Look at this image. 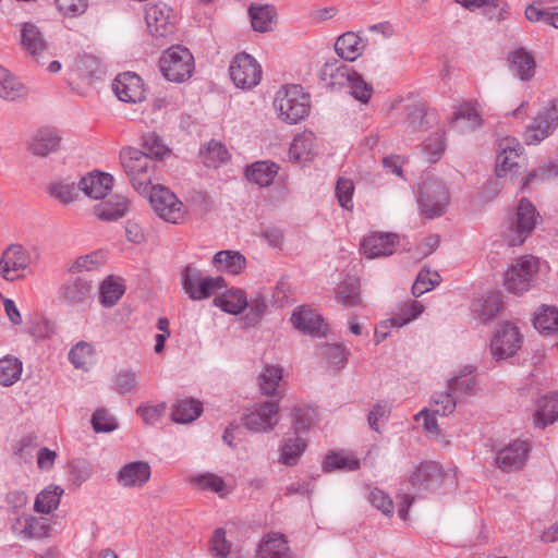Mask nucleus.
Segmentation results:
<instances>
[{
  "label": "nucleus",
  "mask_w": 558,
  "mask_h": 558,
  "mask_svg": "<svg viewBox=\"0 0 558 558\" xmlns=\"http://www.w3.org/2000/svg\"><path fill=\"white\" fill-rule=\"evenodd\" d=\"M226 287V281L221 276L203 277L198 284L187 294L193 301H199L210 298L217 291Z\"/></svg>",
  "instance_id": "a18cd8bd"
},
{
  "label": "nucleus",
  "mask_w": 558,
  "mask_h": 558,
  "mask_svg": "<svg viewBox=\"0 0 558 558\" xmlns=\"http://www.w3.org/2000/svg\"><path fill=\"white\" fill-rule=\"evenodd\" d=\"M448 187L437 178H426L418 185L417 204L422 215L433 219L445 214L449 205Z\"/></svg>",
  "instance_id": "7ed1b4c3"
},
{
  "label": "nucleus",
  "mask_w": 558,
  "mask_h": 558,
  "mask_svg": "<svg viewBox=\"0 0 558 558\" xmlns=\"http://www.w3.org/2000/svg\"><path fill=\"white\" fill-rule=\"evenodd\" d=\"M360 461L351 456L342 453H330L328 454L323 463V470L325 472H331L333 470H347L354 471L359 469Z\"/></svg>",
  "instance_id": "864d4df0"
},
{
  "label": "nucleus",
  "mask_w": 558,
  "mask_h": 558,
  "mask_svg": "<svg viewBox=\"0 0 558 558\" xmlns=\"http://www.w3.org/2000/svg\"><path fill=\"white\" fill-rule=\"evenodd\" d=\"M354 193V184L351 179L340 178L336 184V196L339 205L345 209L353 208L352 196Z\"/></svg>",
  "instance_id": "338daca9"
},
{
  "label": "nucleus",
  "mask_w": 558,
  "mask_h": 558,
  "mask_svg": "<svg viewBox=\"0 0 558 558\" xmlns=\"http://www.w3.org/2000/svg\"><path fill=\"white\" fill-rule=\"evenodd\" d=\"M211 555L216 558H227L232 544L226 539V530L217 529L209 543Z\"/></svg>",
  "instance_id": "69168bd1"
},
{
  "label": "nucleus",
  "mask_w": 558,
  "mask_h": 558,
  "mask_svg": "<svg viewBox=\"0 0 558 558\" xmlns=\"http://www.w3.org/2000/svg\"><path fill=\"white\" fill-rule=\"evenodd\" d=\"M12 530L23 539L43 538L49 535L51 525L44 518L23 515L16 519Z\"/></svg>",
  "instance_id": "b1692460"
},
{
  "label": "nucleus",
  "mask_w": 558,
  "mask_h": 558,
  "mask_svg": "<svg viewBox=\"0 0 558 558\" xmlns=\"http://www.w3.org/2000/svg\"><path fill=\"white\" fill-rule=\"evenodd\" d=\"M521 149L518 144L517 147L505 146L496 158V175L498 178L505 177L508 172L513 171L519 166L518 158L520 157L519 150Z\"/></svg>",
  "instance_id": "49530a36"
},
{
  "label": "nucleus",
  "mask_w": 558,
  "mask_h": 558,
  "mask_svg": "<svg viewBox=\"0 0 558 558\" xmlns=\"http://www.w3.org/2000/svg\"><path fill=\"white\" fill-rule=\"evenodd\" d=\"M354 71L350 65L338 59H331L324 63L319 71V78L330 89H341L351 82Z\"/></svg>",
  "instance_id": "dca6fc26"
},
{
  "label": "nucleus",
  "mask_w": 558,
  "mask_h": 558,
  "mask_svg": "<svg viewBox=\"0 0 558 558\" xmlns=\"http://www.w3.org/2000/svg\"><path fill=\"white\" fill-rule=\"evenodd\" d=\"M20 45L22 50L37 62L44 57L48 49V44L43 32L33 22L21 24Z\"/></svg>",
  "instance_id": "4468645a"
},
{
  "label": "nucleus",
  "mask_w": 558,
  "mask_h": 558,
  "mask_svg": "<svg viewBox=\"0 0 558 558\" xmlns=\"http://www.w3.org/2000/svg\"><path fill=\"white\" fill-rule=\"evenodd\" d=\"M423 311L424 306L420 302L409 300L398 305L397 313L390 318V322L400 328L420 316Z\"/></svg>",
  "instance_id": "de8ad7c7"
},
{
  "label": "nucleus",
  "mask_w": 558,
  "mask_h": 558,
  "mask_svg": "<svg viewBox=\"0 0 558 558\" xmlns=\"http://www.w3.org/2000/svg\"><path fill=\"white\" fill-rule=\"evenodd\" d=\"M283 377V368L280 365L266 364L258 375V387L263 395L277 398H283V391L280 383Z\"/></svg>",
  "instance_id": "a878e982"
},
{
  "label": "nucleus",
  "mask_w": 558,
  "mask_h": 558,
  "mask_svg": "<svg viewBox=\"0 0 558 558\" xmlns=\"http://www.w3.org/2000/svg\"><path fill=\"white\" fill-rule=\"evenodd\" d=\"M274 107L281 120L290 124L298 123L310 112V96L300 85L283 86L276 94Z\"/></svg>",
  "instance_id": "f03ea898"
},
{
  "label": "nucleus",
  "mask_w": 558,
  "mask_h": 558,
  "mask_svg": "<svg viewBox=\"0 0 558 558\" xmlns=\"http://www.w3.org/2000/svg\"><path fill=\"white\" fill-rule=\"evenodd\" d=\"M365 45L353 32L340 35L335 43L336 53L344 61L353 62L363 54Z\"/></svg>",
  "instance_id": "c756f323"
},
{
  "label": "nucleus",
  "mask_w": 558,
  "mask_h": 558,
  "mask_svg": "<svg viewBox=\"0 0 558 558\" xmlns=\"http://www.w3.org/2000/svg\"><path fill=\"white\" fill-rule=\"evenodd\" d=\"M278 172V166L274 162L257 161L246 168L245 174L248 181L259 186H268L272 183Z\"/></svg>",
  "instance_id": "4c0bfd02"
},
{
  "label": "nucleus",
  "mask_w": 558,
  "mask_h": 558,
  "mask_svg": "<svg viewBox=\"0 0 558 558\" xmlns=\"http://www.w3.org/2000/svg\"><path fill=\"white\" fill-rule=\"evenodd\" d=\"M159 66L168 81L180 83L192 76L194 58L187 48L172 46L161 56Z\"/></svg>",
  "instance_id": "20e7f679"
},
{
  "label": "nucleus",
  "mask_w": 558,
  "mask_h": 558,
  "mask_svg": "<svg viewBox=\"0 0 558 558\" xmlns=\"http://www.w3.org/2000/svg\"><path fill=\"white\" fill-rule=\"evenodd\" d=\"M336 301L344 307H355L362 304L360 283L354 280L342 281L336 288Z\"/></svg>",
  "instance_id": "37998d69"
},
{
  "label": "nucleus",
  "mask_w": 558,
  "mask_h": 558,
  "mask_svg": "<svg viewBox=\"0 0 558 558\" xmlns=\"http://www.w3.org/2000/svg\"><path fill=\"white\" fill-rule=\"evenodd\" d=\"M252 26L257 32H268L271 29L276 10L272 5H255L252 4L248 9Z\"/></svg>",
  "instance_id": "79ce46f5"
},
{
  "label": "nucleus",
  "mask_w": 558,
  "mask_h": 558,
  "mask_svg": "<svg viewBox=\"0 0 558 558\" xmlns=\"http://www.w3.org/2000/svg\"><path fill=\"white\" fill-rule=\"evenodd\" d=\"M124 290L120 280H113L112 277H109L100 286V303L105 307H112L121 299Z\"/></svg>",
  "instance_id": "8fccbe9b"
},
{
  "label": "nucleus",
  "mask_w": 558,
  "mask_h": 558,
  "mask_svg": "<svg viewBox=\"0 0 558 558\" xmlns=\"http://www.w3.org/2000/svg\"><path fill=\"white\" fill-rule=\"evenodd\" d=\"M291 322L298 330L314 337H323L327 331L323 317L305 306L293 312Z\"/></svg>",
  "instance_id": "aec40b11"
},
{
  "label": "nucleus",
  "mask_w": 558,
  "mask_h": 558,
  "mask_svg": "<svg viewBox=\"0 0 558 558\" xmlns=\"http://www.w3.org/2000/svg\"><path fill=\"white\" fill-rule=\"evenodd\" d=\"M203 163L208 168H216L229 159V153L225 145L217 141H210L205 149L201 150Z\"/></svg>",
  "instance_id": "09e8293b"
},
{
  "label": "nucleus",
  "mask_w": 558,
  "mask_h": 558,
  "mask_svg": "<svg viewBox=\"0 0 558 558\" xmlns=\"http://www.w3.org/2000/svg\"><path fill=\"white\" fill-rule=\"evenodd\" d=\"M509 71L520 81L529 82L535 75L534 57L523 47L509 51L506 58Z\"/></svg>",
  "instance_id": "a211bd4d"
},
{
  "label": "nucleus",
  "mask_w": 558,
  "mask_h": 558,
  "mask_svg": "<svg viewBox=\"0 0 558 558\" xmlns=\"http://www.w3.org/2000/svg\"><path fill=\"white\" fill-rule=\"evenodd\" d=\"M440 282V276L436 271H430L429 269L423 268L417 277L415 282L412 286V294L417 298L424 294L425 292L430 291Z\"/></svg>",
  "instance_id": "6e6d98bb"
},
{
  "label": "nucleus",
  "mask_w": 558,
  "mask_h": 558,
  "mask_svg": "<svg viewBox=\"0 0 558 558\" xmlns=\"http://www.w3.org/2000/svg\"><path fill=\"white\" fill-rule=\"evenodd\" d=\"M150 465L145 461L124 464L118 472L117 480L122 487H142L150 478Z\"/></svg>",
  "instance_id": "5701e85b"
},
{
  "label": "nucleus",
  "mask_w": 558,
  "mask_h": 558,
  "mask_svg": "<svg viewBox=\"0 0 558 558\" xmlns=\"http://www.w3.org/2000/svg\"><path fill=\"white\" fill-rule=\"evenodd\" d=\"M112 88L117 97L124 102L141 101L144 97L142 78L135 73L119 74L113 81Z\"/></svg>",
  "instance_id": "f3484780"
},
{
  "label": "nucleus",
  "mask_w": 558,
  "mask_h": 558,
  "mask_svg": "<svg viewBox=\"0 0 558 558\" xmlns=\"http://www.w3.org/2000/svg\"><path fill=\"white\" fill-rule=\"evenodd\" d=\"M538 214L534 205L522 198L517 208L514 219L511 220L505 236L511 246L521 245L531 234L537 222Z\"/></svg>",
  "instance_id": "423d86ee"
},
{
  "label": "nucleus",
  "mask_w": 558,
  "mask_h": 558,
  "mask_svg": "<svg viewBox=\"0 0 558 558\" xmlns=\"http://www.w3.org/2000/svg\"><path fill=\"white\" fill-rule=\"evenodd\" d=\"M29 252L21 244H10L0 257V276L9 282H13L23 276L20 271L28 268Z\"/></svg>",
  "instance_id": "ddd939ff"
},
{
  "label": "nucleus",
  "mask_w": 558,
  "mask_h": 558,
  "mask_svg": "<svg viewBox=\"0 0 558 558\" xmlns=\"http://www.w3.org/2000/svg\"><path fill=\"white\" fill-rule=\"evenodd\" d=\"M502 308L501 295L499 292H489L472 302L471 311L474 318L486 323L497 316Z\"/></svg>",
  "instance_id": "c85d7f7f"
},
{
  "label": "nucleus",
  "mask_w": 558,
  "mask_h": 558,
  "mask_svg": "<svg viewBox=\"0 0 558 558\" xmlns=\"http://www.w3.org/2000/svg\"><path fill=\"white\" fill-rule=\"evenodd\" d=\"M130 202L125 196L114 195L94 206V214L104 221L117 220L129 211Z\"/></svg>",
  "instance_id": "7c9ffc66"
},
{
  "label": "nucleus",
  "mask_w": 558,
  "mask_h": 558,
  "mask_svg": "<svg viewBox=\"0 0 558 558\" xmlns=\"http://www.w3.org/2000/svg\"><path fill=\"white\" fill-rule=\"evenodd\" d=\"M558 175V165L555 161H548L541 165L537 169L530 172L522 181V187H526L534 182H546Z\"/></svg>",
  "instance_id": "bf43d9fd"
},
{
  "label": "nucleus",
  "mask_w": 558,
  "mask_h": 558,
  "mask_svg": "<svg viewBox=\"0 0 558 558\" xmlns=\"http://www.w3.org/2000/svg\"><path fill=\"white\" fill-rule=\"evenodd\" d=\"M22 363L15 357H4L0 360V384L10 386L21 376Z\"/></svg>",
  "instance_id": "4d7b16f0"
},
{
  "label": "nucleus",
  "mask_w": 558,
  "mask_h": 558,
  "mask_svg": "<svg viewBox=\"0 0 558 558\" xmlns=\"http://www.w3.org/2000/svg\"><path fill=\"white\" fill-rule=\"evenodd\" d=\"M473 366H463L453 374L447 381V388L456 395L458 399L475 395L476 379Z\"/></svg>",
  "instance_id": "bb28decb"
},
{
  "label": "nucleus",
  "mask_w": 558,
  "mask_h": 558,
  "mask_svg": "<svg viewBox=\"0 0 558 558\" xmlns=\"http://www.w3.org/2000/svg\"><path fill=\"white\" fill-rule=\"evenodd\" d=\"M314 140L312 132L298 134L289 148V157L295 162L310 161L314 155Z\"/></svg>",
  "instance_id": "72a5a7b5"
},
{
  "label": "nucleus",
  "mask_w": 558,
  "mask_h": 558,
  "mask_svg": "<svg viewBox=\"0 0 558 558\" xmlns=\"http://www.w3.org/2000/svg\"><path fill=\"white\" fill-rule=\"evenodd\" d=\"M26 95L25 86L7 69L0 65V98L15 100Z\"/></svg>",
  "instance_id": "ea45409f"
},
{
  "label": "nucleus",
  "mask_w": 558,
  "mask_h": 558,
  "mask_svg": "<svg viewBox=\"0 0 558 558\" xmlns=\"http://www.w3.org/2000/svg\"><path fill=\"white\" fill-rule=\"evenodd\" d=\"M350 81L347 85L350 87V95L360 102L367 104L373 94V86L356 71Z\"/></svg>",
  "instance_id": "13d9d810"
},
{
  "label": "nucleus",
  "mask_w": 558,
  "mask_h": 558,
  "mask_svg": "<svg viewBox=\"0 0 558 558\" xmlns=\"http://www.w3.org/2000/svg\"><path fill=\"white\" fill-rule=\"evenodd\" d=\"M558 420V393L545 396L537 401L533 414L534 426L545 428Z\"/></svg>",
  "instance_id": "2f4dec72"
},
{
  "label": "nucleus",
  "mask_w": 558,
  "mask_h": 558,
  "mask_svg": "<svg viewBox=\"0 0 558 558\" xmlns=\"http://www.w3.org/2000/svg\"><path fill=\"white\" fill-rule=\"evenodd\" d=\"M523 337L519 328L511 323H505L494 333L490 340V353L496 361L512 357L521 348Z\"/></svg>",
  "instance_id": "1a4fd4ad"
},
{
  "label": "nucleus",
  "mask_w": 558,
  "mask_h": 558,
  "mask_svg": "<svg viewBox=\"0 0 558 558\" xmlns=\"http://www.w3.org/2000/svg\"><path fill=\"white\" fill-rule=\"evenodd\" d=\"M457 399L448 388L445 391L435 392L432 397L433 413L442 416L452 414L457 407Z\"/></svg>",
  "instance_id": "603ef678"
},
{
  "label": "nucleus",
  "mask_w": 558,
  "mask_h": 558,
  "mask_svg": "<svg viewBox=\"0 0 558 558\" xmlns=\"http://www.w3.org/2000/svg\"><path fill=\"white\" fill-rule=\"evenodd\" d=\"M191 483L199 489L220 493L225 488V481L213 473L198 474L191 477Z\"/></svg>",
  "instance_id": "e2e57ef3"
},
{
  "label": "nucleus",
  "mask_w": 558,
  "mask_h": 558,
  "mask_svg": "<svg viewBox=\"0 0 558 558\" xmlns=\"http://www.w3.org/2000/svg\"><path fill=\"white\" fill-rule=\"evenodd\" d=\"M148 199L154 211L165 221L178 223L183 218V204L167 187L153 185L148 190Z\"/></svg>",
  "instance_id": "6e6552de"
},
{
  "label": "nucleus",
  "mask_w": 558,
  "mask_h": 558,
  "mask_svg": "<svg viewBox=\"0 0 558 558\" xmlns=\"http://www.w3.org/2000/svg\"><path fill=\"white\" fill-rule=\"evenodd\" d=\"M63 489L60 486H48L40 492L35 500L34 509L39 513H50L60 504Z\"/></svg>",
  "instance_id": "c03bdc74"
},
{
  "label": "nucleus",
  "mask_w": 558,
  "mask_h": 558,
  "mask_svg": "<svg viewBox=\"0 0 558 558\" xmlns=\"http://www.w3.org/2000/svg\"><path fill=\"white\" fill-rule=\"evenodd\" d=\"M120 160L134 190L148 193L157 162L148 154L133 147L123 148Z\"/></svg>",
  "instance_id": "f257e3e1"
},
{
  "label": "nucleus",
  "mask_w": 558,
  "mask_h": 558,
  "mask_svg": "<svg viewBox=\"0 0 558 558\" xmlns=\"http://www.w3.org/2000/svg\"><path fill=\"white\" fill-rule=\"evenodd\" d=\"M278 413V400L259 402L244 415L243 425L254 433L270 432L279 423Z\"/></svg>",
  "instance_id": "9b49d317"
},
{
  "label": "nucleus",
  "mask_w": 558,
  "mask_h": 558,
  "mask_svg": "<svg viewBox=\"0 0 558 558\" xmlns=\"http://www.w3.org/2000/svg\"><path fill=\"white\" fill-rule=\"evenodd\" d=\"M442 481L441 468L438 463L426 461L420 463L410 473L408 483L417 490H429L437 487Z\"/></svg>",
  "instance_id": "2eb2a0df"
},
{
  "label": "nucleus",
  "mask_w": 558,
  "mask_h": 558,
  "mask_svg": "<svg viewBox=\"0 0 558 558\" xmlns=\"http://www.w3.org/2000/svg\"><path fill=\"white\" fill-rule=\"evenodd\" d=\"M214 304L223 312L238 315L247 306V298L240 289H232L214 299Z\"/></svg>",
  "instance_id": "e433bc0d"
},
{
  "label": "nucleus",
  "mask_w": 558,
  "mask_h": 558,
  "mask_svg": "<svg viewBox=\"0 0 558 558\" xmlns=\"http://www.w3.org/2000/svg\"><path fill=\"white\" fill-rule=\"evenodd\" d=\"M407 111V120H405V129L409 133H415L417 131L424 130L427 128V112L425 108L420 105H412L405 108Z\"/></svg>",
  "instance_id": "5fc2aeb1"
},
{
  "label": "nucleus",
  "mask_w": 558,
  "mask_h": 558,
  "mask_svg": "<svg viewBox=\"0 0 558 558\" xmlns=\"http://www.w3.org/2000/svg\"><path fill=\"white\" fill-rule=\"evenodd\" d=\"M558 126V99H553L539 110L532 122L525 128L523 141L527 145H536L548 137Z\"/></svg>",
  "instance_id": "39448f33"
},
{
  "label": "nucleus",
  "mask_w": 558,
  "mask_h": 558,
  "mask_svg": "<svg viewBox=\"0 0 558 558\" xmlns=\"http://www.w3.org/2000/svg\"><path fill=\"white\" fill-rule=\"evenodd\" d=\"M397 243L398 235L396 233L379 232L363 239L361 250L365 257L372 259L391 255Z\"/></svg>",
  "instance_id": "412c9836"
},
{
  "label": "nucleus",
  "mask_w": 558,
  "mask_h": 558,
  "mask_svg": "<svg viewBox=\"0 0 558 558\" xmlns=\"http://www.w3.org/2000/svg\"><path fill=\"white\" fill-rule=\"evenodd\" d=\"M534 327L545 335L558 331V310L551 305H542L533 318Z\"/></svg>",
  "instance_id": "58836bf2"
},
{
  "label": "nucleus",
  "mask_w": 558,
  "mask_h": 558,
  "mask_svg": "<svg viewBox=\"0 0 558 558\" xmlns=\"http://www.w3.org/2000/svg\"><path fill=\"white\" fill-rule=\"evenodd\" d=\"M145 21L151 35L163 37L172 32L171 9L166 4H151L145 10Z\"/></svg>",
  "instance_id": "4be33fe9"
},
{
  "label": "nucleus",
  "mask_w": 558,
  "mask_h": 558,
  "mask_svg": "<svg viewBox=\"0 0 558 558\" xmlns=\"http://www.w3.org/2000/svg\"><path fill=\"white\" fill-rule=\"evenodd\" d=\"M531 442L515 439L496 451L495 464L504 472H515L521 470L529 458Z\"/></svg>",
  "instance_id": "f8f14e48"
},
{
  "label": "nucleus",
  "mask_w": 558,
  "mask_h": 558,
  "mask_svg": "<svg viewBox=\"0 0 558 558\" xmlns=\"http://www.w3.org/2000/svg\"><path fill=\"white\" fill-rule=\"evenodd\" d=\"M202 412V402L195 399H182L173 404L171 417L177 423L186 424L198 418Z\"/></svg>",
  "instance_id": "c9c22d12"
},
{
  "label": "nucleus",
  "mask_w": 558,
  "mask_h": 558,
  "mask_svg": "<svg viewBox=\"0 0 558 558\" xmlns=\"http://www.w3.org/2000/svg\"><path fill=\"white\" fill-rule=\"evenodd\" d=\"M213 263L220 271L239 275L246 266V258L239 251H220L215 254Z\"/></svg>",
  "instance_id": "f704fd0d"
},
{
  "label": "nucleus",
  "mask_w": 558,
  "mask_h": 558,
  "mask_svg": "<svg viewBox=\"0 0 558 558\" xmlns=\"http://www.w3.org/2000/svg\"><path fill=\"white\" fill-rule=\"evenodd\" d=\"M112 185L113 177L111 174L92 171L80 180L77 187L90 198L102 199L109 194Z\"/></svg>",
  "instance_id": "6ab92c4d"
},
{
  "label": "nucleus",
  "mask_w": 558,
  "mask_h": 558,
  "mask_svg": "<svg viewBox=\"0 0 558 558\" xmlns=\"http://www.w3.org/2000/svg\"><path fill=\"white\" fill-rule=\"evenodd\" d=\"M92 426L96 433H109L118 427L116 418L105 409L95 411L92 417Z\"/></svg>",
  "instance_id": "774afa93"
},
{
  "label": "nucleus",
  "mask_w": 558,
  "mask_h": 558,
  "mask_svg": "<svg viewBox=\"0 0 558 558\" xmlns=\"http://www.w3.org/2000/svg\"><path fill=\"white\" fill-rule=\"evenodd\" d=\"M112 388L119 395H132L140 388V375L133 369H120L112 377Z\"/></svg>",
  "instance_id": "a19ab883"
},
{
  "label": "nucleus",
  "mask_w": 558,
  "mask_h": 558,
  "mask_svg": "<svg viewBox=\"0 0 558 558\" xmlns=\"http://www.w3.org/2000/svg\"><path fill=\"white\" fill-rule=\"evenodd\" d=\"M246 307H248V312L245 314L244 319L247 325L254 326L263 318L267 311L265 296L257 292L251 298V301H247Z\"/></svg>",
  "instance_id": "052dcab7"
},
{
  "label": "nucleus",
  "mask_w": 558,
  "mask_h": 558,
  "mask_svg": "<svg viewBox=\"0 0 558 558\" xmlns=\"http://www.w3.org/2000/svg\"><path fill=\"white\" fill-rule=\"evenodd\" d=\"M229 74L236 87L251 89L260 82L262 68L252 56L242 52L232 60Z\"/></svg>",
  "instance_id": "9d476101"
},
{
  "label": "nucleus",
  "mask_w": 558,
  "mask_h": 558,
  "mask_svg": "<svg viewBox=\"0 0 558 558\" xmlns=\"http://www.w3.org/2000/svg\"><path fill=\"white\" fill-rule=\"evenodd\" d=\"M256 558H292L286 536L275 532L266 534L258 545Z\"/></svg>",
  "instance_id": "393cba45"
},
{
  "label": "nucleus",
  "mask_w": 558,
  "mask_h": 558,
  "mask_svg": "<svg viewBox=\"0 0 558 558\" xmlns=\"http://www.w3.org/2000/svg\"><path fill=\"white\" fill-rule=\"evenodd\" d=\"M305 448L306 442L299 436L286 439L283 446L281 447V462L286 465L296 464Z\"/></svg>",
  "instance_id": "3c124183"
},
{
  "label": "nucleus",
  "mask_w": 558,
  "mask_h": 558,
  "mask_svg": "<svg viewBox=\"0 0 558 558\" xmlns=\"http://www.w3.org/2000/svg\"><path fill=\"white\" fill-rule=\"evenodd\" d=\"M93 353L92 344L81 341L76 343L69 352V360L76 368H86L89 364Z\"/></svg>",
  "instance_id": "680f3d73"
},
{
  "label": "nucleus",
  "mask_w": 558,
  "mask_h": 558,
  "mask_svg": "<svg viewBox=\"0 0 558 558\" xmlns=\"http://www.w3.org/2000/svg\"><path fill=\"white\" fill-rule=\"evenodd\" d=\"M93 286L89 281L75 278L61 287V299L68 304H81L90 298Z\"/></svg>",
  "instance_id": "473e14b6"
},
{
  "label": "nucleus",
  "mask_w": 558,
  "mask_h": 558,
  "mask_svg": "<svg viewBox=\"0 0 558 558\" xmlns=\"http://www.w3.org/2000/svg\"><path fill=\"white\" fill-rule=\"evenodd\" d=\"M320 355L338 369L342 368L347 362V351L342 344H324L320 347Z\"/></svg>",
  "instance_id": "0e129e2a"
},
{
  "label": "nucleus",
  "mask_w": 558,
  "mask_h": 558,
  "mask_svg": "<svg viewBox=\"0 0 558 558\" xmlns=\"http://www.w3.org/2000/svg\"><path fill=\"white\" fill-rule=\"evenodd\" d=\"M538 270V259L532 255L515 259L505 274V286L514 294L526 292Z\"/></svg>",
  "instance_id": "0eeeda50"
},
{
  "label": "nucleus",
  "mask_w": 558,
  "mask_h": 558,
  "mask_svg": "<svg viewBox=\"0 0 558 558\" xmlns=\"http://www.w3.org/2000/svg\"><path fill=\"white\" fill-rule=\"evenodd\" d=\"M61 144V136L54 129L45 128L38 130L29 143L31 151L40 157L56 153Z\"/></svg>",
  "instance_id": "cd10ccee"
}]
</instances>
